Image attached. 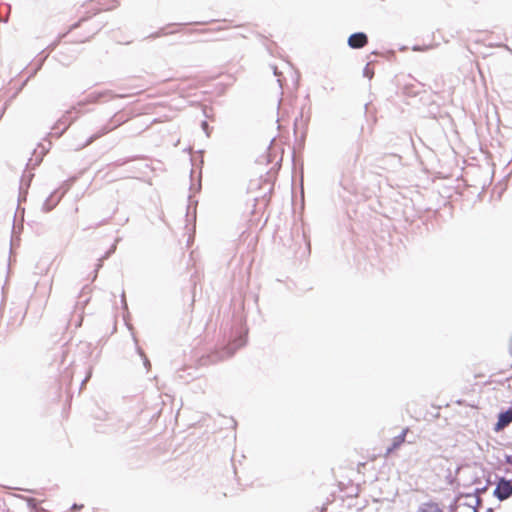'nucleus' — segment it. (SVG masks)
<instances>
[{
	"label": "nucleus",
	"instance_id": "obj_1",
	"mask_svg": "<svg viewBox=\"0 0 512 512\" xmlns=\"http://www.w3.org/2000/svg\"><path fill=\"white\" fill-rule=\"evenodd\" d=\"M494 495L501 501L512 496V482L505 478H500L496 484Z\"/></svg>",
	"mask_w": 512,
	"mask_h": 512
},
{
	"label": "nucleus",
	"instance_id": "obj_2",
	"mask_svg": "<svg viewBox=\"0 0 512 512\" xmlns=\"http://www.w3.org/2000/svg\"><path fill=\"white\" fill-rule=\"evenodd\" d=\"M232 354H233V352H226L224 355V354L219 353L218 351H214V352H211L210 354H208L207 356H202L199 359V364L201 366L214 364V363H217V362L223 360L225 357L231 356Z\"/></svg>",
	"mask_w": 512,
	"mask_h": 512
},
{
	"label": "nucleus",
	"instance_id": "obj_3",
	"mask_svg": "<svg viewBox=\"0 0 512 512\" xmlns=\"http://www.w3.org/2000/svg\"><path fill=\"white\" fill-rule=\"evenodd\" d=\"M368 43V37L365 33L358 32L349 36L348 45L353 49H360L366 46Z\"/></svg>",
	"mask_w": 512,
	"mask_h": 512
},
{
	"label": "nucleus",
	"instance_id": "obj_4",
	"mask_svg": "<svg viewBox=\"0 0 512 512\" xmlns=\"http://www.w3.org/2000/svg\"><path fill=\"white\" fill-rule=\"evenodd\" d=\"M512 422V409H509L498 416V421L495 425V431H500Z\"/></svg>",
	"mask_w": 512,
	"mask_h": 512
},
{
	"label": "nucleus",
	"instance_id": "obj_5",
	"mask_svg": "<svg viewBox=\"0 0 512 512\" xmlns=\"http://www.w3.org/2000/svg\"><path fill=\"white\" fill-rule=\"evenodd\" d=\"M416 512H444V509L435 502H426L419 506Z\"/></svg>",
	"mask_w": 512,
	"mask_h": 512
},
{
	"label": "nucleus",
	"instance_id": "obj_6",
	"mask_svg": "<svg viewBox=\"0 0 512 512\" xmlns=\"http://www.w3.org/2000/svg\"><path fill=\"white\" fill-rule=\"evenodd\" d=\"M407 431H408L407 429H404L400 435L394 437V439L392 441V445L387 448V452H386L387 454H390L391 452H393L395 449L399 448L405 442Z\"/></svg>",
	"mask_w": 512,
	"mask_h": 512
},
{
	"label": "nucleus",
	"instance_id": "obj_7",
	"mask_svg": "<svg viewBox=\"0 0 512 512\" xmlns=\"http://www.w3.org/2000/svg\"><path fill=\"white\" fill-rule=\"evenodd\" d=\"M367 464L368 462H359L356 467L357 472L360 474H365L367 470Z\"/></svg>",
	"mask_w": 512,
	"mask_h": 512
},
{
	"label": "nucleus",
	"instance_id": "obj_8",
	"mask_svg": "<svg viewBox=\"0 0 512 512\" xmlns=\"http://www.w3.org/2000/svg\"><path fill=\"white\" fill-rule=\"evenodd\" d=\"M83 508H84L83 505H80V506L74 505V507H73L74 510H78V509L80 510V509H83Z\"/></svg>",
	"mask_w": 512,
	"mask_h": 512
},
{
	"label": "nucleus",
	"instance_id": "obj_9",
	"mask_svg": "<svg viewBox=\"0 0 512 512\" xmlns=\"http://www.w3.org/2000/svg\"><path fill=\"white\" fill-rule=\"evenodd\" d=\"M375 459H376V457H375V456H372V457H370V458H369V461H370V462H374V461H375Z\"/></svg>",
	"mask_w": 512,
	"mask_h": 512
},
{
	"label": "nucleus",
	"instance_id": "obj_10",
	"mask_svg": "<svg viewBox=\"0 0 512 512\" xmlns=\"http://www.w3.org/2000/svg\"><path fill=\"white\" fill-rule=\"evenodd\" d=\"M508 462H509L510 464H512V459H511V460H508Z\"/></svg>",
	"mask_w": 512,
	"mask_h": 512
}]
</instances>
